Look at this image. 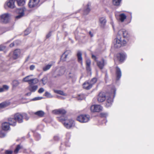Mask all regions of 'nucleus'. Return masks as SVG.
Here are the masks:
<instances>
[{"instance_id":"obj_14","label":"nucleus","mask_w":154,"mask_h":154,"mask_svg":"<svg viewBox=\"0 0 154 154\" xmlns=\"http://www.w3.org/2000/svg\"><path fill=\"white\" fill-rule=\"evenodd\" d=\"M66 112V111L63 109H55L52 111V113L55 114L63 115L65 114Z\"/></svg>"},{"instance_id":"obj_35","label":"nucleus","mask_w":154,"mask_h":154,"mask_svg":"<svg viewBox=\"0 0 154 154\" xmlns=\"http://www.w3.org/2000/svg\"><path fill=\"white\" fill-rule=\"evenodd\" d=\"M19 84V82L17 80H14L13 81L12 85L13 87H16Z\"/></svg>"},{"instance_id":"obj_49","label":"nucleus","mask_w":154,"mask_h":154,"mask_svg":"<svg viewBox=\"0 0 154 154\" xmlns=\"http://www.w3.org/2000/svg\"><path fill=\"white\" fill-rule=\"evenodd\" d=\"M42 98V97H35V98L33 99V100H40Z\"/></svg>"},{"instance_id":"obj_17","label":"nucleus","mask_w":154,"mask_h":154,"mask_svg":"<svg viewBox=\"0 0 154 154\" xmlns=\"http://www.w3.org/2000/svg\"><path fill=\"white\" fill-rule=\"evenodd\" d=\"M8 123L11 125L14 126L16 125V122L14 117H11L8 119Z\"/></svg>"},{"instance_id":"obj_31","label":"nucleus","mask_w":154,"mask_h":154,"mask_svg":"<svg viewBox=\"0 0 154 154\" xmlns=\"http://www.w3.org/2000/svg\"><path fill=\"white\" fill-rule=\"evenodd\" d=\"M126 18V16L124 14H122L119 15V19L122 22H123Z\"/></svg>"},{"instance_id":"obj_41","label":"nucleus","mask_w":154,"mask_h":154,"mask_svg":"<svg viewBox=\"0 0 154 154\" xmlns=\"http://www.w3.org/2000/svg\"><path fill=\"white\" fill-rule=\"evenodd\" d=\"M31 32V29L30 28H27L26 29L24 32L25 35H28Z\"/></svg>"},{"instance_id":"obj_21","label":"nucleus","mask_w":154,"mask_h":154,"mask_svg":"<svg viewBox=\"0 0 154 154\" xmlns=\"http://www.w3.org/2000/svg\"><path fill=\"white\" fill-rule=\"evenodd\" d=\"M20 54V50L19 49L15 50L14 52L13 57L16 59L19 57Z\"/></svg>"},{"instance_id":"obj_11","label":"nucleus","mask_w":154,"mask_h":154,"mask_svg":"<svg viewBox=\"0 0 154 154\" xmlns=\"http://www.w3.org/2000/svg\"><path fill=\"white\" fill-rule=\"evenodd\" d=\"M14 118L16 122L17 121L19 123H21L23 122V116L19 113L15 114L14 116Z\"/></svg>"},{"instance_id":"obj_40","label":"nucleus","mask_w":154,"mask_h":154,"mask_svg":"<svg viewBox=\"0 0 154 154\" xmlns=\"http://www.w3.org/2000/svg\"><path fill=\"white\" fill-rule=\"evenodd\" d=\"M3 154H12L13 151L10 150H5L4 152H2Z\"/></svg>"},{"instance_id":"obj_23","label":"nucleus","mask_w":154,"mask_h":154,"mask_svg":"<svg viewBox=\"0 0 154 154\" xmlns=\"http://www.w3.org/2000/svg\"><path fill=\"white\" fill-rule=\"evenodd\" d=\"M90 7L91 4L88 3L85 7L84 10V13L86 15L88 14L91 10Z\"/></svg>"},{"instance_id":"obj_13","label":"nucleus","mask_w":154,"mask_h":154,"mask_svg":"<svg viewBox=\"0 0 154 154\" xmlns=\"http://www.w3.org/2000/svg\"><path fill=\"white\" fill-rule=\"evenodd\" d=\"M99 23L100 26L102 27H104L106 23V18L104 17H100L99 20Z\"/></svg>"},{"instance_id":"obj_8","label":"nucleus","mask_w":154,"mask_h":154,"mask_svg":"<svg viewBox=\"0 0 154 154\" xmlns=\"http://www.w3.org/2000/svg\"><path fill=\"white\" fill-rule=\"evenodd\" d=\"M103 108L99 105H93L91 106V110L93 112H99Z\"/></svg>"},{"instance_id":"obj_4","label":"nucleus","mask_w":154,"mask_h":154,"mask_svg":"<svg viewBox=\"0 0 154 154\" xmlns=\"http://www.w3.org/2000/svg\"><path fill=\"white\" fill-rule=\"evenodd\" d=\"M58 120L60 122H63L64 126L67 128H69L71 127L74 123V121L72 119H63L62 118L60 117Z\"/></svg>"},{"instance_id":"obj_45","label":"nucleus","mask_w":154,"mask_h":154,"mask_svg":"<svg viewBox=\"0 0 154 154\" xmlns=\"http://www.w3.org/2000/svg\"><path fill=\"white\" fill-rule=\"evenodd\" d=\"M86 66H90L91 62L90 59H88L86 60Z\"/></svg>"},{"instance_id":"obj_44","label":"nucleus","mask_w":154,"mask_h":154,"mask_svg":"<svg viewBox=\"0 0 154 154\" xmlns=\"http://www.w3.org/2000/svg\"><path fill=\"white\" fill-rule=\"evenodd\" d=\"M22 116H23V117L26 120H28L29 119V117L27 116L26 113H23Z\"/></svg>"},{"instance_id":"obj_7","label":"nucleus","mask_w":154,"mask_h":154,"mask_svg":"<svg viewBox=\"0 0 154 154\" xmlns=\"http://www.w3.org/2000/svg\"><path fill=\"white\" fill-rule=\"evenodd\" d=\"M9 14L6 13L0 16V22L4 23H8L9 18Z\"/></svg>"},{"instance_id":"obj_3","label":"nucleus","mask_w":154,"mask_h":154,"mask_svg":"<svg viewBox=\"0 0 154 154\" xmlns=\"http://www.w3.org/2000/svg\"><path fill=\"white\" fill-rule=\"evenodd\" d=\"M116 90L115 87H113L111 90V94L109 96H107L106 102V107L110 106L113 102V99L111 97L113 96L114 97L116 94Z\"/></svg>"},{"instance_id":"obj_32","label":"nucleus","mask_w":154,"mask_h":154,"mask_svg":"<svg viewBox=\"0 0 154 154\" xmlns=\"http://www.w3.org/2000/svg\"><path fill=\"white\" fill-rule=\"evenodd\" d=\"M68 77L72 79H75L76 78V75L74 72H70L68 74Z\"/></svg>"},{"instance_id":"obj_12","label":"nucleus","mask_w":154,"mask_h":154,"mask_svg":"<svg viewBox=\"0 0 154 154\" xmlns=\"http://www.w3.org/2000/svg\"><path fill=\"white\" fill-rule=\"evenodd\" d=\"M35 84L34 83L29 84L28 89L31 92H35L38 89V86L37 85H35Z\"/></svg>"},{"instance_id":"obj_5","label":"nucleus","mask_w":154,"mask_h":154,"mask_svg":"<svg viewBox=\"0 0 154 154\" xmlns=\"http://www.w3.org/2000/svg\"><path fill=\"white\" fill-rule=\"evenodd\" d=\"M89 116L85 115H80L77 118V120L81 123L87 122L89 121Z\"/></svg>"},{"instance_id":"obj_22","label":"nucleus","mask_w":154,"mask_h":154,"mask_svg":"<svg viewBox=\"0 0 154 154\" xmlns=\"http://www.w3.org/2000/svg\"><path fill=\"white\" fill-rule=\"evenodd\" d=\"M126 57V55L124 53H119L117 56V57L118 60L120 62H122L125 59Z\"/></svg>"},{"instance_id":"obj_9","label":"nucleus","mask_w":154,"mask_h":154,"mask_svg":"<svg viewBox=\"0 0 154 154\" xmlns=\"http://www.w3.org/2000/svg\"><path fill=\"white\" fill-rule=\"evenodd\" d=\"M40 0H30L29 3L30 8L37 7L39 6Z\"/></svg>"},{"instance_id":"obj_34","label":"nucleus","mask_w":154,"mask_h":154,"mask_svg":"<svg viewBox=\"0 0 154 154\" xmlns=\"http://www.w3.org/2000/svg\"><path fill=\"white\" fill-rule=\"evenodd\" d=\"M9 88V87L7 85H4L2 88H0V93L3 92L5 90H7Z\"/></svg>"},{"instance_id":"obj_20","label":"nucleus","mask_w":154,"mask_h":154,"mask_svg":"<svg viewBox=\"0 0 154 154\" xmlns=\"http://www.w3.org/2000/svg\"><path fill=\"white\" fill-rule=\"evenodd\" d=\"M10 125L7 122H5L2 124V127L3 130L5 131L9 130L10 128Z\"/></svg>"},{"instance_id":"obj_16","label":"nucleus","mask_w":154,"mask_h":154,"mask_svg":"<svg viewBox=\"0 0 154 154\" xmlns=\"http://www.w3.org/2000/svg\"><path fill=\"white\" fill-rule=\"evenodd\" d=\"M17 12L18 13V15L15 17V18L16 19H19L23 16L24 14L23 9L20 8L18 9Z\"/></svg>"},{"instance_id":"obj_48","label":"nucleus","mask_w":154,"mask_h":154,"mask_svg":"<svg viewBox=\"0 0 154 154\" xmlns=\"http://www.w3.org/2000/svg\"><path fill=\"white\" fill-rule=\"evenodd\" d=\"M5 46L2 45H0V51H2L4 50V49H5Z\"/></svg>"},{"instance_id":"obj_38","label":"nucleus","mask_w":154,"mask_h":154,"mask_svg":"<svg viewBox=\"0 0 154 154\" xmlns=\"http://www.w3.org/2000/svg\"><path fill=\"white\" fill-rule=\"evenodd\" d=\"M85 98V96L84 94H81L79 95L77 97L78 100H82Z\"/></svg>"},{"instance_id":"obj_54","label":"nucleus","mask_w":154,"mask_h":154,"mask_svg":"<svg viewBox=\"0 0 154 154\" xmlns=\"http://www.w3.org/2000/svg\"><path fill=\"white\" fill-rule=\"evenodd\" d=\"M54 140H57L59 139V138L57 136H55L54 137Z\"/></svg>"},{"instance_id":"obj_28","label":"nucleus","mask_w":154,"mask_h":154,"mask_svg":"<svg viewBox=\"0 0 154 154\" xmlns=\"http://www.w3.org/2000/svg\"><path fill=\"white\" fill-rule=\"evenodd\" d=\"M34 114L40 117H42L44 116L45 113L43 111L40 110L35 112Z\"/></svg>"},{"instance_id":"obj_27","label":"nucleus","mask_w":154,"mask_h":154,"mask_svg":"<svg viewBox=\"0 0 154 154\" xmlns=\"http://www.w3.org/2000/svg\"><path fill=\"white\" fill-rule=\"evenodd\" d=\"M53 63H49L48 65H46L43 68V70L44 71H46L49 69L51 66L53 65Z\"/></svg>"},{"instance_id":"obj_57","label":"nucleus","mask_w":154,"mask_h":154,"mask_svg":"<svg viewBox=\"0 0 154 154\" xmlns=\"http://www.w3.org/2000/svg\"><path fill=\"white\" fill-rule=\"evenodd\" d=\"M89 34L90 35L91 37H92L93 36V34L91 31L89 32Z\"/></svg>"},{"instance_id":"obj_30","label":"nucleus","mask_w":154,"mask_h":154,"mask_svg":"<svg viewBox=\"0 0 154 154\" xmlns=\"http://www.w3.org/2000/svg\"><path fill=\"white\" fill-rule=\"evenodd\" d=\"M9 104V103L7 102H5L2 103L0 104V109L7 106Z\"/></svg>"},{"instance_id":"obj_42","label":"nucleus","mask_w":154,"mask_h":154,"mask_svg":"<svg viewBox=\"0 0 154 154\" xmlns=\"http://www.w3.org/2000/svg\"><path fill=\"white\" fill-rule=\"evenodd\" d=\"M97 81V79L96 78H93L90 81V83L92 84V85L94 84Z\"/></svg>"},{"instance_id":"obj_47","label":"nucleus","mask_w":154,"mask_h":154,"mask_svg":"<svg viewBox=\"0 0 154 154\" xmlns=\"http://www.w3.org/2000/svg\"><path fill=\"white\" fill-rule=\"evenodd\" d=\"M44 91V88H40L38 91V92L39 93H42Z\"/></svg>"},{"instance_id":"obj_15","label":"nucleus","mask_w":154,"mask_h":154,"mask_svg":"<svg viewBox=\"0 0 154 154\" xmlns=\"http://www.w3.org/2000/svg\"><path fill=\"white\" fill-rule=\"evenodd\" d=\"M14 2V0H8L6 4L8 7L13 8L15 7Z\"/></svg>"},{"instance_id":"obj_37","label":"nucleus","mask_w":154,"mask_h":154,"mask_svg":"<svg viewBox=\"0 0 154 154\" xmlns=\"http://www.w3.org/2000/svg\"><path fill=\"white\" fill-rule=\"evenodd\" d=\"M121 0H112L113 4L115 5H119Z\"/></svg>"},{"instance_id":"obj_51","label":"nucleus","mask_w":154,"mask_h":154,"mask_svg":"<svg viewBox=\"0 0 154 154\" xmlns=\"http://www.w3.org/2000/svg\"><path fill=\"white\" fill-rule=\"evenodd\" d=\"M100 115H101V116L102 117H106V116H107V114L105 113H101Z\"/></svg>"},{"instance_id":"obj_29","label":"nucleus","mask_w":154,"mask_h":154,"mask_svg":"<svg viewBox=\"0 0 154 154\" xmlns=\"http://www.w3.org/2000/svg\"><path fill=\"white\" fill-rule=\"evenodd\" d=\"M18 5L19 6L23 5L25 3V0H16Z\"/></svg>"},{"instance_id":"obj_59","label":"nucleus","mask_w":154,"mask_h":154,"mask_svg":"<svg viewBox=\"0 0 154 154\" xmlns=\"http://www.w3.org/2000/svg\"><path fill=\"white\" fill-rule=\"evenodd\" d=\"M112 27H113V28H114V26H113V25H112Z\"/></svg>"},{"instance_id":"obj_6","label":"nucleus","mask_w":154,"mask_h":154,"mask_svg":"<svg viewBox=\"0 0 154 154\" xmlns=\"http://www.w3.org/2000/svg\"><path fill=\"white\" fill-rule=\"evenodd\" d=\"M65 71V69L63 67L57 68L54 73L53 76L56 77L57 76H61L63 74Z\"/></svg>"},{"instance_id":"obj_52","label":"nucleus","mask_w":154,"mask_h":154,"mask_svg":"<svg viewBox=\"0 0 154 154\" xmlns=\"http://www.w3.org/2000/svg\"><path fill=\"white\" fill-rule=\"evenodd\" d=\"M86 69L88 71H90L91 70V68L90 67V66H86Z\"/></svg>"},{"instance_id":"obj_56","label":"nucleus","mask_w":154,"mask_h":154,"mask_svg":"<svg viewBox=\"0 0 154 154\" xmlns=\"http://www.w3.org/2000/svg\"><path fill=\"white\" fill-rule=\"evenodd\" d=\"M14 42L12 43L10 45V46L11 47H12L14 46Z\"/></svg>"},{"instance_id":"obj_19","label":"nucleus","mask_w":154,"mask_h":154,"mask_svg":"<svg viewBox=\"0 0 154 154\" xmlns=\"http://www.w3.org/2000/svg\"><path fill=\"white\" fill-rule=\"evenodd\" d=\"M71 51H66L62 56L61 59L63 61L66 60V59L67 58V57L69 54H70Z\"/></svg>"},{"instance_id":"obj_53","label":"nucleus","mask_w":154,"mask_h":154,"mask_svg":"<svg viewBox=\"0 0 154 154\" xmlns=\"http://www.w3.org/2000/svg\"><path fill=\"white\" fill-rule=\"evenodd\" d=\"M92 58L94 59L96 61V57L94 55H92Z\"/></svg>"},{"instance_id":"obj_43","label":"nucleus","mask_w":154,"mask_h":154,"mask_svg":"<svg viewBox=\"0 0 154 154\" xmlns=\"http://www.w3.org/2000/svg\"><path fill=\"white\" fill-rule=\"evenodd\" d=\"M45 95L48 97H52V95L49 93L48 92H46L45 93Z\"/></svg>"},{"instance_id":"obj_50","label":"nucleus","mask_w":154,"mask_h":154,"mask_svg":"<svg viewBox=\"0 0 154 154\" xmlns=\"http://www.w3.org/2000/svg\"><path fill=\"white\" fill-rule=\"evenodd\" d=\"M35 68V66L34 65H32L30 66V69L31 70H33Z\"/></svg>"},{"instance_id":"obj_33","label":"nucleus","mask_w":154,"mask_h":154,"mask_svg":"<svg viewBox=\"0 0 154 154\" xmlns=\"http://www.w3.org/2000/svg\"><path fill=\"white\" fill-rule=\"evenodd\" d=\"M41 81L44 85H45L48 82V77L47 76H44Z\"/></svg>"},{"instance_id":"obj_39","label":"nucleus","mask_w":154,"mask_h":154,"mask_svg":"<svg viewBox=\"0 0 154 154\" xmlns=\"http://www.w3.org/2000/svg\"><path fill=\"white\" fill-rule=\"evenodd\" d=\"M22 148V147L20 145H18L17 146L15 149L14 150V152L15 153H18L19 150Z\"/></svg>"},{"instance_id":"obj_46","label":"nucleus","mask_w":154,"mask_h":154,"mask_svg":"<svg viewBox=\"0 0 154 154\" xmlns=\"http://www.w3.org/2000/svg\"><path fill=\"white\" fill-rule=\"evenodd\" d=\"M5 134L4 133L2 132H0V137L1 138L3 137H5Z\"/></svg>"},{"instance_id":"obj_36","label":"nucleus","mask_w":154,"mask_h":154,"mask_svg":"<svg viewBox=\"0 0 154 154\" xmlns=\"http://www.w3.org/2000/svg\"><path fill=\"white\" fill-rule=\"evenodd\" d=\"M54 92L56 93L59 94H60L63 95V96H66V94L65 93H64L62 91L60 90H54Z\"/></svg>"},{"instance_id":"obj_58","label":"nucleus","mask_w":154,"mask_h":154,"mask_svg":"<svg viewBox=\"0 0 154 154\" xmlns=\"http://www.w3.org/2000/svg\"><path fill=\"white\" fill-rule=\"evenodd\" d=\"M4 152V150L3 149H1V150H0V153H2V152Z\"/></svg>"},{"instance_id":"obj_18","label":"nucleus","mask_w":154,"mask_h":154,"mask_svg":"<svg viewBox=\"0 0 154 154\" xmlns=\"http://www.w3.org/2000/svg\"><path fill=\"white\" fill-rule=\"evenodd\" d=\"M106 63V61L103 59H102L101 61H98L97 62V65L98 67L101 69H102L104 65Z\"/></svg>"},{"instance_id":"obj_1","label":"nucleus","mask_w":154,"mask_h":154,"mask_svg":"<svg viewBox=\"0 0 154 154\" xmlns=\"http://www.w3.org/2000/svg\"><path fill=\"white\" fill-rule=\"evenodd\" d=\"M129 34L128 32L124 29L119 31L117 38H115L113 42L114 47L116 48H120L122 46L125 45L127 43L125 38H128Z\"/></svg>"},{"instance_id":"obj_2","label":"nucleus","mask_w":154,"mask_h":154,"mask_svg":"<svg viewBox=\"0 0 154 154\" xmlns=\"http://www.w3.org/2000/svg\"><path fill=\"white\" fill-rule=\"evenodd\" d=\"M33 76V75H28L23 79L22 81L28 82L29 84L31 83L37 84L39 82L38 79L37 78H32Z\"/></svg>"},{"instance_id":"obj_26","label":"nucleus","mask_w":154,"mask_h":154,"mask_svg":"<svg viewBox=\"0 0 154 154\" xmlns=\"http://www.w3.org/2000/svg\"><path fill=\"white\" fill-rule=\"evenodd\" d=\"M77 55L79 62H80L82 64V53L81 51H78L77 53Z\"/></svg>"},{"instance_id":"obj_55","label":"nucleus","mask_w":154,"mask_h":154,"mask_svg":"<svg viewBox=\"0 0 154 154\" xmlns=\"http://www.w3.org/2000/svg\"><path fill=\"white\" fill-rule=\"evenodd\" d=\"M51 36V32L49 33L48 34H47L46 35V37L47 38H49Z\"/></svg>"},{"instance_id":"obj_25","label":"nucleus","mask_w":154,"mask_h":154,"mask_svg":"<svg viewBox=\"0 0 154 154\" xmlns=\"http://www.w3.org/2000/svg\"><path fill=\"white\" fill-rule=\"evenodd\" d=\"M83 88L86 89H89L92 87V84L88 82H85L83 85Z\"/></svg>"},{"instance_id":"obj_10","label":"nucleus","mask_w":154,"mask_h":154,"mask_svg":"<svg viewBox=\"0 0 154 154\" xmlns=\"http://www.w3.org/2000/svg\"><path fill=\"white\" fill-rule=\"evenodd\" d=\"M106 95L105 93L100 92L97 97L98 101L100 102H103L106 100Z\"/></svg>"},{"instance_id":"obj_24","label":"nucleus","mask_w":154,"mask_h":154,"mask_svg":"<svg viewBox=\"0 0 154 154\" xmlns=\"http://www.w3.org/2000/svg\"><path fill=\"white\" fill-rule=\"evenodd\" d=\"M116 74L117 76V79L118 80L122 76V73L120 69L118 67H117L116 68Z\"/></svg>"}]
</instances>
